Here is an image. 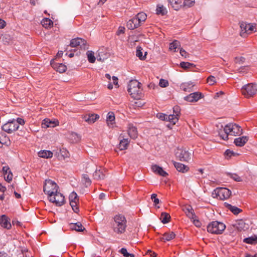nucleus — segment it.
Segmentation results:
<instances>
[{
    "label": "nucleus",
    "mask_w": 257,
    "mask_h": 257,
    "mask_svg": "<svg viewBox=\"0 0 257 257\" xmlns=\"http://www.w3.org/2000/svg\"><path fill=\"white\" fill-rule=\"evenodd\" d=\"M0 225L2 227L8 229H10L12 226L10 219L5 214L0 216Z\"/></svg>",
    "instance_id": "dca6fc26"
},
{
    "label": "nucleus",
    "mask_w": 257,
    "mask_h": 257,
    "mask_svg": "<svg viewBox=\"0 0 257 257\" xmlns=\"http://www.w3.org/2000/svg\"><path fill=\"white\" fill-rule=\"evenodd\" d=\"M14 121L15 123L17 124L18 128L19 127V125H24L25 124V120L21 118H18L17 119H14Z\"/></svg>",
    "instance_id": "13d9d810"
},
{
    "label": "nucleus",
    "mask_w": 257,
    "mask_h": 257,
    "mask_svg": "<svg viewBox=\"0 0 257 257\" xmlns=\"http://www.w3.org/2000/svg\"><path fill=\"white\" fill-rule=\"evenodd\" d=\"M175 234L173 232H166L161 238V240L163 241H170L175 237Z\"/></svg>",
    "instance_id": "2f4dec72"
},
{
    "label": "nucleus",
    "mask_w": 257,
    "mask_h": 257,
    "mask_svg": "<svg viewBox=\"0 0 257 257\" xmlns=\"http://www.w3.org/2000/svg\"><path fill=\"white\" fill-rule=\"evenodd\" d=\"M51 65L54 69L60 73H63L67 69L66 66L62 63H57L52 61Z\"/></svg>",
    "instance_id": "aec40b11"
},
{
    "label": "nucleus",
    "mask_w": 257,
    "mask_h": 257,
    "mask_svg": "<svg viewBox=\"0 0 257 257\" xmlns=\"http://www.w3.org/2000/svg\"><path fill=\"white\" fill-rule=\"evenodd\" d=\"M49 200L50 202L55 203L57 206H60L62 205L65 202L64 196L61 193L57 191L51 196L49 197Z\"/></svg>",
    "instance_id": "6e6552de"
},
{
    "label": "nucleus",
    "mask_w": 257,
    "mask_h": 257,
    "mask_svg": "<svg viewBox=\"0 0 257 257\" xmlns=\"http://www.w3.org/2000/svg\"><path fill=\"white\" fill-rule=\"evenodd\" d=\"M2 130L5 132L11 134L18 130L17 124L15 123L14 119L9 120L2 126Z\"/></svg>",
    "instance_id": "9d476101"
},
{
    "label": "nucleus",
    "mask_w": 257,
    "mask_h": 257,
    "mask_svg": "<svg viewBox=\"0 0 257 257\" xmlns=\"http://www.w3.org/2000/svg\"><path fill=\"white\" fill-rule=\"evenodd\" d=\"M203 97V94L198 92H194L184 97V99L190 102H196Z\"/></svg>",
    "instance_id": "4468645a"
},
{
    "label": "nucleus",
    "mask_w": 257,
    "mask_h": 257,
    "mask_svg": "<svg viewBox=\"0 0 257 257\" xmlns=\"http://www.w3.org/2000/svg\"><path fill=\"white\" fill-rule=\"evenodd\" d=\"M115 120V116L113 112H109L106 117V121L108 125H112Z\"/></svg>",
    "instance_id": "e433bc0d"
},
{
    "label": "nucleus",
    "mask_w": 257,
    "mask_h": 257,
    "mask_svg": "<svg viewBox=\"0 0 257 257\" xmlns=\"http://www.w3.org/2000/svg\"><path fill=\"white\" fill-rule=\"evenodd\" d=\"M157 117L162 120H165L170 122L173 125H174L177 122V117L170 115H166L163 113H159Z\"/></svg>",
    "instance_id": "2eb2a0df"
},
{
    "label": "nucleus",
    "mask_w": 257,
    "mask_h": 257,
    "mask_svg": "<svg viewBox=\"0 0 257 257\" xmlns=\"http://www.w3.org/2000/svg\"><path fill=\"white\" fill-rule=\"evenodd\" d=\"M125 28L123 27H119L118 31H117V35H119L121 34H123L124 33Z\"/></svg>",
    "instance_id": "052dcab7"
},
{
    "label": "nucleus",
    "mask_w": 257,
    "mask_h": 257,
    "mask_svg": "<svg viewBox=\"0 0 257 257\" xmlns=\"http://www.w3.org/2000/svg\"><path fill=\"white\" fill-rule=\"evenodd\" d=\"M70 205H71L73 210L75 213H78L79 211V208L77 206V203L79 199L76 193L72 192L69 197Z\"/></svg>",
    "instance_id": "9b49d317"
},
{
    "label": "nucleus",
    "mask_w": 257,
    "mask_h": 257,
    "mask_svg": "<svg viewBox=\"0 0 257 257\" xmlns=\"http://www.w3.org/2000/svg\"><path fill=\"white\" fill-rule=\"evenodd\" d=\"M237 154L230 150H226L224 153V156L225 159H229L232 157L236 156Z\"/></svg>",
    "instance_id": "37998d69"
},
{
    "label": "nucleus",
    "mask_w": 257,
    "mask_h": 257,
    "mask_svg": "<svg viewBox=\"0 0 257 257\" xmlns=\"http://www.w3.org/2000/svg\"><path fill=\"white\" fill-rule=\"evenodd\" d=\"M82 181L86 187L90 186L91 184V181L87 174H83L82 175Z\"/></svg>",
    "instance_id": "a18cd8bd"
},
{
    "label": "nucleus",
    "mask_w": 257,
    "mask_h": 257,
    "mask_svg": "<svg viewBox=\"0 0 257 257\" xmlns=\"http://www.w3.org/2000/svg\"><path fill=\"white\" fill-rule=\"evenodd\" d=\"M180 42L178 40H175L170 44L169 49L171 51L176 52V49L180 47Z\"/></svg>",
    "instance_id": "58836bf2"
},
{
    "label": "nucleus",
    "mask_w": 257,
    "mask_h": 257,
    "mask_svg": "<svg viewBox=\"0 0 257 257\" xmlns=\"http://www.w3.org/2000/svg\"><path fill=\"white\" fill-rule=\"evenodd\" d=\"M175 155L181 161L188 162L190 159V154L184 149H178Z\"/></svg>",
    "instance_id": "f8f14e48"
},
{
    "label": "nucleus",
    "mask_w": 257,
    "mask_h": 257,
    "mask_svg": "<svg viewBox=\"0 0 257 257\" xmlns=\"http://www.w3.org/2000/svg\"><path fill=\"white\" fill-rule=\"evenodd\" d=\"M135 17L137 18L139 23L141 25L146 20L147 16L145 13L141 12L139 13Z\"/></svg>",
    "instance_id": "4c0bfd02"
},
{
    "label": "nucleus",
    "mask_w": 257,
    "mask_h": 257,
    "mask_svg": "<svg viewBox=\"0 0 257 257\" xmlns=\"http://www.w3.org/2000/svg\"><path fill=\"white\" fill-rule=\"evenodd\" d=\"M235 225L238 230L241 231V230L244 229L245 224L242 220H240L237 222Z\"/></svg>",
    "instance_id": "de8ad7c7"
},
{
    "label": "nucleus",
    "mask_w": 257,
    "mask_h": 257,
    "mask_svg": "<svg viewBox=\"0 0 257 257\" xmlns=\"http://www.w3.org/2000/svg\"><path fill=\"white\" fill-rule=\"evenodd\" d=\"M127 132L130 137L135 139L138 137V134L137 128L133 124L130 123L127 126Z\"/></svg>",
    "instance_id": "a211bd4d"
},
{
    "label": "nucleus",
    "mask_w": 257,
    "mask_h": 257,
    "mask_svg": "<svg viewBox=\"0 0 257 257\" xmlns=\"http://www.w3.org/2000/svg\"><path fill=\"white\" fill-rule=\"evenodd\" d=\"M148 253L151 256H153L154 257H155L156 256V254L154 252H153L151 250H148Z\"/></svg>",
    "instance_id": "774afa93"
},
{
    "label": "nucleus",
    "mask_w": 257,
    "mask_h": 257,
    "mask_svg": "<svg viewBox=\"0 0 257 257\" xmlns=\"http://www.w3.org/2000/svg\"><path fill=\"white\" fill-rule=\"evenodd\" d=\"M207 82L210 85H213L216 83V79L214 76L210 75L207 78Z\"/></svg>",
    "instance_id": "864d4df0"
},
{
    "label": "nucleus",
    "mask_w": 257,
    "mask_h": 257,
    "mask_svg": "<svg viewBox=\"0 0 257 257\" xmlns=\"http://www.w3.org/2000/svg\"><path fill=\"white\" fill-rule=\"evenodd\" d=\"M224 134L219 133L220 138L224 141L228 139V136H237L242 134V129L235 123H229L226 124L224 128Z\"/></svg>",
    "instance_id": "f03ea898"
},
{
    "label": "nucleus",
    "mask_w": 257,
    "mask_h": 257,
    "mask_svg": "<svg viewBox=\"0 0 257 257\" xmlns=\"http://www.w3.org/2000/svg\"><path fill=\"white\" fill-rule=\"evenodd\" d=\"M170 218L171 216L170 214L166 212L162 213L160 216V219L164 224L168 223L170 221Z\"/></svg>",
    "instance_id": "a19ab883"
},
{
    "label": "nucleus",
    "mask_w": 257,
    "mask_h": 257,
    "mask_svg": "<svg viewBox=\"0 0 257 257\" xmlns=\"http://www.w3.org/2000/svg\"><path fill=\"white\" fill-rule=\"evenodd\" d=\"M127 220L125 216L122 214H117L114 216L111 222L112 228L117 234H122L126 231Z\"/></svg>",
    "instance_id": "f257e3e1"
},
{
    "label": "nucleus",
    "mask_w": 257,
    "mask_h": 257,
    "mask_svg": "<svg viewBox=\"0 0 257 257\" xmlns=\"http://www.w3.org/2000/svg\"><path fill=\"white\" fill-rule=\"evenodd\" d=\"M174 165L179 172L184 173L187 172L189 168L185 165L178 162H174Z\"/></svg>",
    "instance_id": "cd10ccee"
},
{
    "label": "nucleus",
    "mask_w": 257,
    "mask_h": 257,
    "mask_svg": "<svg viewBox=\"0 0 257 257\" xmlns=\"http://www.w3.org/2000/svg\"><path fill=\"white\" fill-rule=\"evenodd\" d=\"M130 141L127 139H123L120 140V142L118 145V148L120 150H126L128 146Z\"/></svg>",
    "instance_id": "7c9ffc66"
},
{
    "label": "nucleus",
    "mask_w": 257,
    "mask_h": 257,
    "mask_svg": "<svg viewBox=\"0 0 257 257\" xmlns=\"http://www.w3.org/2000/svg\"><path fill=\"white\" fill-rule=\"evenodd\" d=\"M195 4V0H184L182 6L184 7H187L188 8L194 6Z\"/></svg>",
    "instance_id": "603ef678"
},
{
    "label": "nucleus",
    "mask_w": 257,
    "mask_h": 257,
    "mask_svg": "<svg viewBox=\"0 0 257 257\" xmlns=\"http://www.w3.org/2000/svg\"><path fill=\"white\" fill-rule=\"evenodd\" d=\"M10 144V140L7 135L4 132H0V148L4 145L8 146Z\"/></svg>",
    "instance_id": "5701e85b"
},
{
    "label": "nucleus",
    "mask_w": 257,
    "mask_h": 257,
    "mask_svg": "<svg viewBox=\"0 0 257 257\" xmlns=\"http://www.w3.org/2000/svg\"><path fill=\"white\" fill-rule=\"evenodd\" d=\"M119 252L125 257H135L134 254L128 253L125 248H121Z\"/></svg>",
    "instance_id": "3c124183"
},
{
    "label": "nucleus",
    "mask_w": 257,
    "mask_h": 257,
    "mask_svg": "<svg viewBox=\"0 0 257 257\" xmlns=\"http://www.w3.org/2000/svg\"><path fill=\"white\" fill-rule=\"evenodd\" d=\"M127 91L133 98L139 99L143 95L142 84L136 80H132L128 84Z\"/></svg>",
    "instance_id": "7ed1b4c3"
},
{
    "label": "nucleus",
    "mask_w": 257,
    "mask_h": 257,
    "mask_svg": "<svg viewBox=\"0 0 257 257\" xmlns=\"http://www.w3.org/2000/svg\"><path fill=\"white\" fill-rule=\"evenodd\" d=\"M195 84L193 82L183 83L180 85V89L185 92H191L193 90Z\"/></svg>",
    "instance_id": "6ab92c4d"
},
{
    "label": "nucleus",
    "mask_w": 257,
    "mask_h": 257,
    "mask_svg": "<svg viewBox=\"0 0 257 257\" xmlns=\"http://www.w3.org/2000/svg\"><path fill=\"white\" fill-rule=\"evenodd\" d=\"M58 188V186L54 181L50 179L45 180L43 191L45 194L48 195V197L57 193Z\"/></svg>",
    "instance_id": "39448f33"
},
{
    "label": "nucleus",
    "mask_w": 257,
    "mask_h": 257,
    "mask_svg": "<svg viewBox=\"0 0 257 257\" xmlns=\"http://www.w3.org/2000/svg\"><path fill=\"white\" fill-rule=\"evenodd\" d=\"M6 190V188L0 184V191L2 192H4Z\"/></svg>",
    "instance_id": "338daca9"
},
{
    "label": "nucleus",
    "mask_w": 257,
    "mask_h": 257,
    "mask_svg": "<svg viewBox=\"0 0 257 257\" xmlns=\"http://www.w3.org/2000/svg\"><path fill=\"white\" fill-rule=\"evenodd\" d=\"M99 118V116L96 114H91L84 116L85 120L89 123H94Z\"/></svg>",
    "instance_id": "bb28decb"
},
{
    "label": "nucleus",
    "mask_w": 257,
    "mask_h": 257,
    "mask_svg": "<svg viewBox=\"0 0 257 257\" xmlns=\"http://www.w3.org/2000/svg\"><path fill=\"white\" fill-rule=\"evenodd\" d=\"M6 25V22L3 20L0 19V28L2 29L5 27Z\"/></svg>",
    "instance_id": "0e129e2a"
},
{
    "label": "nucleus",
    "mask_w": 257,
    "mask_h": 257,
    "mask_svg": "<svg viewBox=\"0 0 257 257\" xmlns=\"http://www.w3.org/2000/svg\"><path fill=\"white\" fill-rule=\"evenodd\" d=\"M247 141L248 138L247 137L243 136L234 139V143L237 146L242 147L245 145Z\"/></svg>",
    "instance_id": "393cba45"
},
{
    "label": "nucleus",
    "mask_w": 257,
    "mask_h": 257,
    "mask_svg": "<svg viewBox=\"0 0 257 257\" xmlns=\"http://www.w3.org/2000/svg\"><path fill=\"white\" fill-rule=\"evenodd\" d=\"M38 155L41 158H51L53 157V153L50 151L43 150L38 153Z\"/></svg>",
    "instance_id": "473e14b6"
},
{
    "label": "nucleus",
    "mask_w": 257,
    "mask_h": 257,
    "mask_svg": "<svg viewBox=\"0 0 257 257\" xmlns=\"http://www.w3.org/2000/svg\"><path fill=\"white\" fill-rule=\"evenodd\" d=\"M113 83L114 85L118 86V78L115 76H113L112 77Z\"/></svg>",
    "instance_id": "e2e57ef3"
},
{
    "label": "nucleus",
    "mask_w": 257,
    "mask_h": 257,
    "mask_svg": "<svg viewBox=\"0 0 257 257\" xmlns=\"http://www.w3.org/2000/svg\"><path fill=\"white\" fill-rule=\"evenodd\" d=\"M142 48L141 47H138L136 51V55L141 60H144L146 58V54L145 56L143 55V52L142 51Z\"/></svg>",
    "instance_id": "8fccbe9b"
},
{
    "label": "nucleus",
    "mask_w": 257,
    "mask_h": 257,
    "mask_svg": "<svg viewBox=\"0 0 257 257\" xmlns=\"http://www.w3.org/2000/svg\"><path fill=\"white\" fill-rule=\"evenodd\" d=\"M214 192L221 200L229 198L231 194V191L226 188H218L214 190Z\"/></svg>",
    "instance_id": "1a4fd4ad"
},
{
    "label": "nucleus",
    "mask_w": 257,
    "mask_h": 257,
    "mask_svg": "<svg viewBox=\"0 0 257 257\" xmlns=\"http://www.w3.org/2000/svg\"><path fill=\"white\" fill-rule=\"evenodd\" d=\"M240 27L241 29L240 35L242 37H245L253 31H256L254 30L255 27L251 24L242 23L240 25Z\"/></svg>",
    "instance_id": "0eeeda50"
},
{
    "label": "nucleus",
    "mask_w": 257,
    "mask_h": 257,
    "mask_svg": "<svg viewBox=\"0 0 257 257\" xmlns=\"http://www.w3.org/2000/svg\"><path fill=\"white\" fill-rule=\"evenodd\" d=\"M243 241L248 244H255L257 243V236L245 238L244 239Z\"/></svg>",
    "instance_id": "c03bdc74"
},
{
    "label": "nucleus",
    "mask_w": 257,
    "mask_h": 257,
    "mask_svg": "<svg viewBox=\"0 0 257 257\" xmlns=\"http://www.w3.org/2000/svg\"><path fill=\"white\" fill-rule=\"evenodd\" d=\"M86 55L88 60L90 63H93L95 62L96 58L93 52L91 51H88L86 53Z\"/></svg>",
    "instance_id": "79ce46f5"
},
{
    "label": "nucleus",
    "mask_w": 257,
    "mask_h": 257,
    "mask_svg": "<svg viewBox=\"0 0 257 257\" xmlns=\"http://www.w3.org/2000/svg\"><path fill=\"white\" fill-rule=\"evenodd\" d=\"M151 168L153 172L161 176L166 177L168 175V174L162 167L157 165H152Z\"/></svg>",
    "instance_id": "412c9836"
},
{
    "label": "nucleus",
    "mask_w": 257,
    "mask_h": 257,
    "mask_svg": "<svg viewBox=\"0 0 257 257\" xmlns=\"http://www.w3.org/2000/svg\"><path fill=\"white\" fill-rule=\"evenodd\" d=\"M0 257H10V256L7 253L3 252V251H1L0 252Z\"/></svg>",
    "instance_id": "69168bd1"
},
{
    "label": "nucleus",
    "mask_w": 257,
    "mask_h": 257,
    "mask_svg": "<svg viewBox=\"0 0 257 257\" xmlns=\"http://www.w3.org/2000/svg\"><path fill=\"white\" fill-rule=\"evenodd\" d=\"M159 85L161 87H166L169 85V82L167 80L161 79L159 82Z\"/></svg>",
    "instance_id": "5fc2aeb1"
},
{
    "label": "nucleus",
    "mask_w": 257,
    "mask_h": 257,
    "mask_svg": "<svg viewBox=\"0 0 257 257\" xmlns=\"http://www.w3.org/2000/svg\"><path fill=\"white\" fill-rule=\"evenodd\" d=\"M230 177L236 182H240L242 181L241 177L236 174H231Z\"/></svg>",
    "instance_id": "4d7b16f0"
},
{
    "label": "nucleus",
    "mask_w": 257,
    "mask_h": 257,
    "mask_svg": "<svg viewBox=\"0 0 257 257\" xmlns=\"http://www.w3.org/2000/svg\"><path fill=\"white\" fill-rule=\"evenodd\" d=\"M56 125L57 124L55 121H51L48 118L44 119L42 123V127L44 128L53 127L56 126Z\"/></svg>",
    "instance_id": "a878e982"
},
{
    "label": "nucleus",
    "mask_w": 257,
    "mask_h": 257,
    "mask_svg": "<svg viewBox=\"0 0 257 257\" xmlns=\"http://www.w3.org/2000/svg\"><path fill=\"white\" fill-rule=\"evenodd\" d=\"M180 66L181 68H183L185 70L190 69L195 67V65L194 64L188 62H181L180 64Z\"/></svg>",
    "instance_id": "ea45409f"
},
{
    "label": "nucleus",
    "mask_w": 257,
    "mask_h": 257,
    "mask_svg": "<svg viewBox=\"0 0 257 257\" xmlns=\"http://www.w3.org/2000/svg\"><path fill=\"white\" fill-rule=\"evenodd\" d=\"M41 24L46 29H49L53 26V22L49 18H44L41 21Z\"/></svg>",
    "instance_id": "72a5a7b5"
},
{
    "label": "nucleus",
    "mask_w": 257,
    "mask_h": 257,
    "mask_svg": "<svg viewBox=\"0 0 257 257\" xmlns=\"http://www.w3.org/2000/svg\"><path fill=\"white\" fill-rule=\"evenodd\" d=\"M169 4L175 10H179L182 6V0H168Z\"/></svg>",
    "instance_id": "b1692460"
},
{
    "label": "nucleus",
    "mask_w": 257,
    "mask_h": 257,
    "mask_svg": "<svg viewBox=\"0 0 257 257\" xmlns=\"http://www.w3.org/2000/svg\"><path fill=\"white\" fill-rule=\"evenodd\" d=\"M256 91L257 85L252 83L244 85L241 89L242 94L247 98L253 97Z\"/></svg>",
    "instance_id": "423d86ee"
},
{
    "label": "nucleus",
    "mask_w": 257,
    "mask_h": 257,
    "mask_svg": "<svg viewBox=\"0 0 257 257\" xmlns=\"http://www.w3.org/2000/svg\"><path fill=\"white\" fill-rule=\"evenodd\" d=\"M180 109L178 106H175L173 107V114H170V115H172L173 116H175L177 117V121L179 120V118L180 117Z\"/></svg>",
    "instance_id": "49530a36"
},
{
    "label": "nucleus",
    "mask_w": 257,
    "mask_h": 257,
    "mask_svg": "<svg viewBox=\"0 0 257 257\" xmlns=\"http://www.w3.org/2000/svg\"><path fill=\"white\" fill-rule=\"evenodd\" d=\"M183 210L186 213V215L191 218H193L195 216V213L193 212V209L191 206H185Z\"/></svg>",
    "instance_id": "c9c22d12"
},
{
    "label": "nucleus",
    "mask_w": 257,
    "mask_h": 257,
    "mask_svg": "<svg viewBox=\"0 0 257 257\" xmlns=\"http://www.w3.org/2000/svg\"><path fill=\"white\" fill-rule=\"evenodd\" d=\"M93 177L96 180H102L105 178V174L103 173L102 170H96L93 173Z\"/></svg>",
    "instance_id": "f704fd0d"
},
{
    "label": "nucleus",
    "mask_w": 257,
    "mask_h": 257,
    "mask_svg": "<svg viewBox=\"0 0 257 257\" xmlns=\"http://www.w3.org/2000/svg\"><path fill=\"white\" fill-rule=\"evenodd\" d=\"M156 14L161 16H165L167 13L166 8L162 5L158 4L156 8Z\"/></svg>",
    "instance_id": "c756f323"
},
{
    "label": "nucleus",
    "mask_w": 257,
    "mask_h": 257,
    "mask_svg": "<svg viewBox=\"0 0 257 257\" xmlns=\"http://www.w3.org/2000/svg\"><path fill=\"white\" fill-rule=\"evenodd\" d=\"M140 26H141V24L136 17L129 20L126 23V27L130 30H134Z\"/></svg>",
    "instance_id": "f3484780"
},
{
    "label": "nucleus",
    "mask_w": 257,
    "mask_h": 257,
    "mask_svg": "<svg viewBox=\"0 0 257 257\" xmlns=\"http://www.w3.org/2000/svg\"><path fill=\"white\" fill-rule=\"evenodd\" d=\"M5 179L6 181L10 182L12 180L13 174L12 173L8 174L7 177H5Z\"/></svg>",
    "instance_id": "680f3d73"
},
{
    "label": "nucleus",
    "mask_w": 257,
    "mask_h": 257,
    "mask_svg": "<svg viewBox=\"0 0 257 257\" xmlns=\"http://www.w3.org/2000/svg\"><path fill=\"white\" fill-rule=\"evenodd\" d=\"M245 59L243 57H236L234 59V62L241 64L245 61Z\"/></svg>",
    "instance_id": "6e6d98bb"
},
{
    "label": "nucleus",
    "mask_w": 257,
    "mask_h": 257,
    "mask_svg": "<svg viewBox=\"0 0 257 257\" xmlns=\"http://www.w3.org/2000/svg\"><path fill=\"white\" fill-rule=\"evenodd\" d=\"M180 54L182 56L184 57L185 58H187L189 56L188 53L183 48L180 49Z\"/></svg>",
    "instance_id": "bf43d9fd"
},
{
    "label": "nucleus",
    "mask_w": 257,
    "mask_h": 257,
    "mask_svg": "<svg viewBox=\"0 0 257 257\" xmlns=\"http://www.w3.org/2000/svg\"><path fill=\"white\" fill-rule=\"evenodd\" d=\"M225 207H226L229 210H230L234 214H238L242 211V210L236 206H232L227 203H224Z\"/></svg>",
    "instance_id": "c85d7f7f"
},
{
    "label": "nucleus",
    "mask_w": 257,
    "mask_h": 257,
    "mask_svg": "<svg viewBox=\"0 0 257 257\" xmlns=\"http://www.w3.org/2000/svg\"><path fill=\"white\" fill-rule=\"evenodd\" d=\"M70 46L71 47L79 46L81 49L84 50L88 48L86 45V41L80 38L72 39L70 41Z\"/></svg>",
    "instance_id": "ddd939ff"
},
{
    "label": "nucleus",
    "mask_w": 257,
    "mask_h": 257,
    "mask_svg": "<svg viewBox=\"0 0 257 257\" xmlns=\"http://www.w3.org/2000/svg\"><path fill=\"white\" fill-rule=\"evenodd\" d=\"M69 228L72 230H75L78 232H82L85 230L84 227L83 226L81 222L70 223L69 224Z\"/></svg>",
    "instance_id": "4be33fe9"
},
{
    "label": "nucleus",
    "mask_w": 257,
    "mask_h": 257,
    "mask_svg": "<svg viewBox=\"0 0 257 257\" xmlns=\"http://www.w3.org/2000/svg\"><path fill=\"white\" fill-rule=\"evenodd\" d=\"M226 228L225 225L221 222L214 221L210 222L207 227L208 232L212 234H221Z\"/></svg>",
    "instance_id": "20e7f679"
},
{
    "label": "nucleus",
    "mask_w": 257,
    "mask_h": 257,
    "mask_svg": "<svg viewBox=\"0 0 257 257\" xmlns=\"http://www.w3.org/2000/svg\"><path fill=\"white\" fill-rule=\"evenodd\" d=\"M59 153L61 155V159H65L69 157V153L65 149H60Z\"/></svg>",
    "instance_id": "09e8293b"
}]
</instances>
